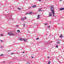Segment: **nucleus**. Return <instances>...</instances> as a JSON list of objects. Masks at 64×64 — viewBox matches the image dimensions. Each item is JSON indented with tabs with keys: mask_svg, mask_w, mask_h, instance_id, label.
Here are the masks:
<instances>
[{
	"mask_svg": "<svg viewBox=\"0 0 64 64\" xmlns=\"http://www.w3.org/2000/svg\"><path fill=\"white\" fill-rule=\"evenodd\" d=\"M50 9H51V11L52 12V13H53V16L54 17H56V16H54V15H55V14H54V7H53L51 6H50Z\"/></svg>",
	"mask_w": 64,
	"mask_h": 64,
	"instance_id": "obj_1",
	"label": "nucleus"
},
{
	"mask_svg": "<svg viewBox=\"0 0 64 64\" xmlns=\"http://www.w3.org/2000/svg\"><path fill=\"white\" fill-rule=\"evenodd\" d=\"M8 34L10 35V36H14L15 35V34L10 32H8Z\"/></svg>",
	"mask_w": 64,
	"mask_h": 64,
	"instance_id": "obj_2",
	"label": "nucleus"
},
{
	"mask_svg": "<svg viewBox=\"0 0 64 64\" xmlns=\"http://www.w3.org/2000/svg\"><path fill=\"white\" fill-rule=\"evenodd\" d=\"M20 40H21V41H24V42H27V39H23V38H20Z\"/></svg>",
	"mask_w": 64,
	"mask_h": 64,
	"instance_id": "obj_3",
	"label": "nucleus"
},
{
	"mask_svg": "<svg viewBox=\"0 0 64 64\" xmlns=\"http://www.w3.org/2000/svg\"><path fill=\"white\" fill-rule=\"evenodd\" d=\"M33 13V12H27L26 13V15H27V14H32Z\"/></svg>",
	"mask_w": 64,
	"mask_h": 64,
	"instance_id": "obj_4",
	"label": "nucleus"
},
{
	"mask_svg": "<svg viewBox=\"0 0 64 64\" xmlns=\"http://www.w3.org/2000/svg\"><path fill=\"white\" fill-rule=\"evenodd\" d=\"M59 10L60 11H62V10H64V8H60L59 9Z\"/></svg>",
	"mask_w": 64,
	"mask_h": 64,
	"instance_id": "obj_5",
	"label": "nucleus"
},
{
	"mask_svg": "<svg viewBox=\"0 0 64 64\" xmlns=\"http://www.w3.org/2000/svg\"><path fill=\"white\" fill-rule=\"evenodd\" d=\"M9 20H13V18H12V17H10V18H8Z\"/></svg>",
	"mask_w": 64,
	"mask_h": 64,
	"instance_id": "obj_6",
	"label": "nucleus"
},
{
	"mask_svg": "<svg viewBox=\"0 0 64 64\" xmlns=\"http://www.w3.org/2000/svg\"><path fill=\"white\" fill-rule=\"evenodd\" d=\"M49 17H50L51 16H52V14H51V12H49Z\"/></svg>",
	"mask_w": 64,
	"mask_h": 64,
	"instance_id": "obj_7",
	"label": "nucleus"
},
{
	"mask_svg": "<svg viewBox=\"0 0 64 64\" xmlns=\"http://www.w3.org/2000/svg\"><path fill=\"white\" fill-rule=\"evenodd\" d=\"M40 15H38V16H37V17H38V18H37V19H39V18H40Z\"/></svg>",
	"mask_w": 64,
	"mask_h": 64,
	"instance_id": "obj_8",
	"label": "nucleus"
},
{
	"mask_svg": "<svg viewBox=\"0 0 64 64\" xmlns=\"http://www.w3.org/2000/svg\"><path fill=\"white\" fill-rule=\"evenodd\" d=\"M32 7H33V8H35V7H36V6L34 5V6H32Z\"/></svg>",
	"mask_w": 64,
	"mask_h": 64,
	"instance_id": "obj_9",
	"label": "nucleus"
},
{
	"mask_svg": "<svg viewBox=\"0 0 64 64\" xmlns=\"http://www.w3.org/2000/svg\"><path fill=\"white\" fill-rule=\"evenodd\" d=\"M60 43V42H56V44H59Z\"/></svg>",
	"mask_w": 64,
	"mask_h": 64,
	"instance_id": "obj_10",
	"label": "nucleus"
},
{
	"mask_svg": "<svg viewBox=\"0 0 64 64\" xmlns=\"http://www.w3.org/2000/svg\"><path fill=\"white\" fill-rule=\"evenodd\" d=\"M21 20H22V21H24V18H21Z\"/></svg>",
	"mask_w": 64,
	"mask_h": 64,
	"instance_id": "obj_11",
	"label": "nucleus"
},
{
	"mask_svg": "<svg viewBox=\"0 0 64 64\" xmlns=\"http://www.w3.org/2000/svg\"><path fill=\"white\" fill-rule=\"evenodd\" d=\"M62 37H63V35H61L60 36V38H62Z\"/></svg>",
	"mask_w": 64,
	"mask_h": 64,
	"instance_id": "obj_12",
	"label": "nucleus"
},
{
	"mask_svg": "<svg viewBox=\"0 0 64 64\" xmlns=\"http://www.w3.org/2000/svg\"><path fill=\"white\" fill-rule=\"evenodd\" d=\"M17 31L18 32V33H20V30H17Z\"/></svg>",
	"mask_w": 64,
	"mask_h": 64,
	"instance_id": "obj_13",
	"label": "nucleus"
},
{
	"mask_svg": "<svg viewBox=\"0 0 64 64\" xmlns=\"http://www.w3.org/2000/svg\"><path fill=\"white\" fill-rule=\"evenodd\" d=\"M27 64H30V62H26Z\"/></svg>",
	"mask_w": 64,
	"mask_h": 64,
	"instance_id": "obj_14",
	"label": "nucleus"
},
{
	"mask_svg": "<svg viewBox=\"0 0 64 64\" xmlns=\"http://www.w3.org/2000/svg\"><path fill=\"white\" fill-rule=\"evenodd\" d=\"M38 10H39V12H40V11H41V8H40L38 9Z\"/></svg>",
	"mask_w": 64,
	"mask_h": 64,
	"instance_id": "obj_15",
	"label": "nucleus"
},
{
	"mask_svg": "<svg viewBox=\"0 0 64 64\" xmlns=\"http://www.w3.org/2000/svg\"><path fill=\"white\" fill-rule=\"evenodd\" d=\"M49 44H50L51 43H52V42L51 41H49Z\"/></svg>",
	"mask_w": 64,
	"mask_h": 64,
	"instance_id": "obj_16",
	"label": "nucleus"
},
{
	"mask_svg": "<svg viewBox=\"0 0 64 64\" xmlns=\"http://www.w3.org/2000/svg\"><path fill=\"white\" fill-rule=\"evenodd\" d=\"M16 27H19V26L18 25H16Z\"/></svg>",
	"mask_w": 64,
	"mask_h": 64,
	"instance_id": "obj_17",
	"label": "nucleus"
},
{
	"mask_svg": "<svg viewBox=\"0 0 64 64\" xmlns=\"http://www.w3.org/2000/svg\"><path fill=\"white\" fill-rule=\"evenodd\" d=\"M23 25L24 26V27H25V24H23Z\"/></svg>",
	"mask_w": 64,
	"mask_h": 64,
	"instance_id": "obj_18",
	"label": "nucleus"
},
{
	"mask_svg": "<svg viewBox=\"0 0 64 64\" xmlns=\"http://www.w3.org/2000/svg\"><path fill=\"white\" fill-rule=\"evenodd\" d=\"M56 48H58V45H56Z\"/></svg>",
	"mask_w": 64,
	"mask_h": 64,
	"instance_id": "obj_19",
	"label": "nucleus"
},
{
	"mask_svg": "<svg viewBox=\"0 0 64 64\" xmlns=\"http://www.w3.org/2000/svg\"><path fill=\"white\" fill-rule=\"evenodd\" d=\"M50 61H49V62L48 63V64H50Z\"/></svg>",
	"mask_w": 64,
	"mask_h": 64,
	"instance_id": "obj_20",
	"label": "nucleus"
},
{
	"mask_svg": "<svg viewBox=\"0 0 64 64\" xmlns=\"http://www.w3.org/2000/svg\"><path fill=\"white\" fill-rule=\"evenodd\" d=\"M18 9L20 10H21V9L20 8H18Z\"/></svg>",
	"mask_w": 64,
	"mask_h": 64,
	"instance_id": "obj_21",
	"label": "nucleus"
},
{
	"mask_svg": "<svg viewBox=\"0 0 64 64\" xmlns=\"http://www.w3.org/2000/svg\"><path fill=\"white\" fill-rule=\"evenodd\" d=\"M24 19H27V18H26V17H24Z\"/></svg>",
	"mask_w": 64,
	"mask_h": 64,
	"instance_id": "obj_22",
	"label": "nucleus"
},
{
	"mask_svg": "<svg viewBox=\"0 0 64 64\" xmlns=\"http://www.w3.org/2000/svg\"><path fill=\"white\" fill-rule=\"evenodd\" d=\"M44 25H48V24L47 23H46V24H45Z\"/></svg>",
	"mask_w": 64,
	"mask_h": 64,
	"instance_id": "obj_23",
	"label": "nucleus"
},
{
	"mask_svg": "<svg viewBox=\"0 0 64 64\" xmlns=\"http://www.w3.org/2000/svg\"><path fill=\"white\" fill-rule=\"evenodd\" d=\"M3 34H0V36H3Z\"/></svg>",
	"mask_w": 64,
	"mask_h": 64,
	"instance_id": "obj_24",
	"label": "nucleus"
},
{
	"mask_svg": "<svg viewBox=\"0 0 64 64\" xmlns=\"http://www.w3.org/2000/svg\"><path fill=\"white\" fill-rule=\"evenodd\" d=\"M50 28V26H48V28Z\"/></svg>",
	"mask_w": 64,
	"mask_h": 64,
	"instance_id": "obj_25",
	"label": "nucleus"
},
{
	"mask_svg": "<svg viewBox=\"0 0 64 64\" xmlns=\"http://www.w3.org/2000/svg\"><path fill=\"white\" fill-rule=\"evenodd\" d=\"M4 56V54H1L0 55V56Z\"/></svg>",
	"mask_w": 64,
	"mask_h": 64,
	"instance_id": "obj_26",
	"label": "nucleus"
},
{
	"mask_svg": "<svg viewBox=\"0 0 64 64\" xmlns=\"http://www.w3.org/2000/svg\"><path fill=\"white\" fill-rule=\"evenodd\" d=\"M38 39H39V38H36V40H38Z\"/></svg>",
	"mask_w": 64,
	"mask_h": 64,
	"instance_id": "obj_27",
	"label": "nucleus"
},
{
	"mask_svg": "<svg viewBox=\"0 0 64 64\" xmlns=\"http://www.w3.org/2000/svg\"><path fill=\"white\" fill-rule=\"evenodd\" d=\"M0 41H1V42H3V41L2 40H0Z\"/></svg>",
	"mask_w": 64,
	"mask_h": 64,
	"instance_id": "obj_28",
	"label": "nucleus"
},
{
	"mask_svg": "<svg viewBox=\"0 0 64 64\" xmlns=\"http://www.w3.org/2000/svg\"><path fill=\"white\" fill-rule=\"evenodd\" d=\"M11 55H13V54H14V53H12L11 54Z\"/></svg>",
	"mask_w": 64,
	"mask_h": 64,
	"instance_id": "obj_29",
	"label": "nucleus"
},
{
	"mask_svg": "<svg viewBox=\"0 0 64 64\" xmlns=\"http://www.w3.org/2000/svg\"><path fill=\"white\" fill-rule=\"evenodd\" d=\"M30 8H31V7H30L29 8V9H30Z\"/></svg>",
	"mask_w": 64,
	"mask_h": 64,
	"instance_id": "obj_30",
	"label": "nucleus"
},
{
	"mask_svg": "<svg viewBox=\"0 0 64 64\" xmlns=\"http://www.w3.org/2000/svg\"><path fill=\"white\" fill-rule=\"evenodd\" d=\"M39 1H40V2H41V0H38Z\"/></svg>",
	"mask_w": 64,
	"mask_h": 64,
	"instance_id": "obj_31",
	"label": "nucleus"
},
{
	"mask_svg": "<svg viewBox=\"0 0 64 64\" xmlns=\"http://www.w3.org/2000/svg\"><path fill=\"white\" fill-rule=\"evenodd\" d=\"M3 46H2L1 47H0V48H2L3 47Z\"/></svg>",
	"mask_w": 64,
	"mask_h": 64,
	"instance_id": "obj_32",
	"label": "nucleus"
},
{
	"mask_svg": "<svg viewBox=\"0 0 64 64\" xmlns=\"http://www.w3.org/2000/svg\"><path fill=\"white\" fill-rule=\"evenodd\" d=\"M10 50H8V52H10Z\"/></svg>",
	"mask_w": 64,
	"mask_h": 64,
	"instance_id": "obj_33",
	"label": "nucleus"
},
{
	"mask_svg": "<svg viewBox=\"0 0 64 64\" xmlns=\"http://www.w3.org/2000/svg\"><path fill=\"white\" fill-rule=\"evenodd\" d=\"M32 58H33V56H32Z\"/></svg>",
	"mask_w": 64,
	"mask_h": 64,
	"instance_id": "obj_34",
	"label": "nucleus"
},
{
	"mask_svg": "<svg viewBox=\"0 0 64 64\" xmlns=\"http://www.w3.org/2000/svg\"><path fill=\"white\" fill-rule=\"evenodd\" d=\"M3 63H5V61L3 62Z\"/></svg>",
	"mask_w": 64,
	"mask_h": 64,
	"instance_id": "obj_35",
	"label": "nucleus"
},
{
	"mask_svg": "<svg viewBox=\"0 0 64 64\" xmlns=\"http://www.w3.org/2000/svg\"><path fill=\"white\" fill-rule=\"evenodd\" d=\"M48 58H49L50 57H49L48 56Z\"/></svg>",
	"mask_w": 64,
	"mask_h": 64,
	"instance_id": "obj_36",
	"label": "nucleus"
},
{
	"mask_svg": "<svg viewBox=\"0 0 64 64\" xmlns=\"http://www.w3.org/2000/svg\"><path fill=\"white\" fill-rule=\"evenodd\" d=\"M24 53V52H23V53Z\"/></svg>",
	"mask_w": 64,
	"mask_h": 64,
	"instance_id": "obj_37",
	"label": "nucleus"
},
{
	"mask_svg": "<svg viewBox=\"0 0 64 64\" xmlns=\"http://www.w3.org/2000/svg\"><path fill=\"white\" fill-rule=\"evenodd\" d=\"M60 0V1H62V0Z\"/></svg>",
	"mask_w": 64,
	"mask_h": 64,
	"instance_id": "obj_38",
	"label": "nucleus"
},
{
	"mask_svg": "<svg viewBox=\"0 0 64 64\" xmlns=\"http://www.w3.org/2000/svg\"><path fill=\"white\" fill-rule=\"evenodd\" d=\"M28 32V33H30V32Z\"/></svg>",
	"mask_w": 64,
	"mask_h": 64,
	"instance_id": "obj_39",
	"label": "nucleus"
}]
</instances>
